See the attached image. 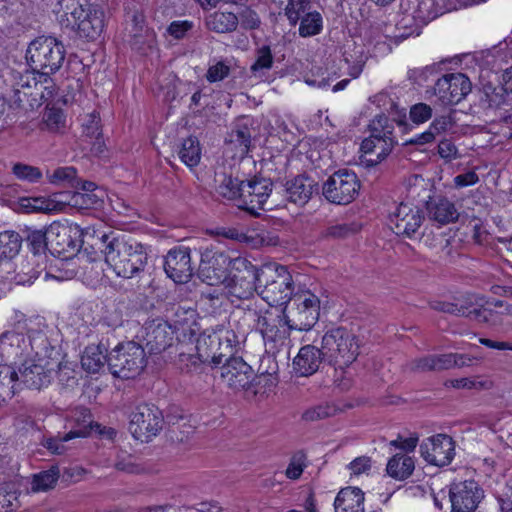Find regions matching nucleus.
I'll return each instance as SVG.
<instances>
[{
	"label": "nucleus",
	"mask_w": 512,
	"mask_h": 512,
	"mask_svg": "<svg viewBox=\"0 0 512 512\" xmlns=\"http://www.w3.org/2000/svg\"><path fill=\"white\" fill-rule=\"evenodd\" d=\"M336 512H364V493L358 487L341 489L334 501Z\"/></svg>",
	"instance_id": "33"
},
{
	"label": "nucleus",
	"mask_w": 512,
	"mask_h": 512,
	"mask_svg": "<svg viewBox=\"0 0 512 512\" xmlns=\"http://www.w3.org/2000/svg\"><path fill=\"white\" fill-rule=\"evenodd\" d=\"M83 230L77 224L53 222L48 227V243L51 255L63 260L77 255L82 247Z\"/></svg>",
	"instance_id": "8"
},
{
	"label": "nucleus",
	"mask_w": 512,
	"mask_h": 512,
	"mask_svg": "<svg viewBox=\"0 0 512 512\" xmlns=\"http://www.w3.org/2000/svg\"><path fill=\"white\" fill-rule=\"evenodd\" d=\"M471 82L462 73L445 74L437 79L432 90L433 95L444 106L456 105L471 92Z\"/></svg>",
	"instance_id": "13"
},
{
	"label": "nucleus",
	"mask_w": 512,
	"mask_h": 512,
	"mask_svg": "<svg viewBox=\"0 0 512 512\" xmlns=\"http://www.w3.org/2000/svg\"><path fill=\"white\" fill-rule=\"evenodd\" d=\"M192 350L199 353L200 357L207 365L218 366L222 363L223 354L218 352L220 346V337L216 334L201 333L195 337Z\"/></svg>",
	"instance_id": "29"
},
{
	"label": "nucleus",
	"mask_w": 512,
	"mask_h": 512,
	"mask_svg": "<svg viewBox=\"0 0 512 512\" xmlns=\"http://www.w3.org/2000/svg\"><path fill=\"white\" fill-rule=\"evenodd\" d=\"M320 314V300L311 293L299 295L294 298L289 315L279 318L289 329L308 331L318 321Z\"/></svg>",
	"instance_id": "12"
},
{
	"label": "nucleus",
	"mask_w": 512,
	"mask_h": 512,
	"mask_svg": "<svg viewBox=\"0 0 512 512\" xmlns=\"http://www.w3.org/2000/svg\"><path fill=\"white\" fill-rule=\"evenodd\" d=\"M80 437H87V431L71 430L63 436L47 438L44 440L43 446L53 454L62 455L68 450V447L65 445V443Z\"/></svg>",
	"instance_id": "43"
},
{
	"label": "nucleus",
	"mask_w": 512,
	"mask_h": 512,
	"mask_svg": "<svg viewBox=\"0 0 512 512\" xmlns=\"http://www.w3.org/2000/svg\"><path fill=\"white\" fill-rule=\"evenodd\" d=\"M279 322V319L277 320ZM280 323H276V319L269 317L263 327L258 330L265 342V345L273 353L280 351L283 347L287 346L289 340V327H280Z\"/></svg>",
	"instance_id": "30"
},
{
	"label": "nucleus",
	"mask_w": 512,
	"mask_h": 512,
	"mask_svg": "<svg viewBox=\"0 0 512 512\" xmlns=\"http://www.w3.org/2000/svg\"><path fill=\"white\" fill-rule=\"evenodd\" d=\"M178 154L186 166L190 168L197 166L201 159V147L198 138L189 136L184 139Z\"/></svg>",
	"instance_id": "40"
},
{
	"label": "nucleus",
	"mask_w": 512,
	"mask_h": 512,
	"mask_svg": "<svg viewBox=\"0 0 512 512\" xmlns=\"http://www.w3.org/2000/svg\"><path fill=\"white\" fill-rule=\"evenodd\" d=\"M276 385V377H274L272 374L264 373L256 377L253 376L251 384V386L256 387V389L254 390L255 394H265L267 392H270L274 387H276Z\"/></svg>",
	"instance_id": "61"
},
{
	"label": "nucleus",
	"mask_w": 512,
	"mask_h": 512,
	"mask_svg": "<svg viewBox=\"0 0 512 512\" xmlns=\"http://www.w3.org/2000/svg\"><path fill=\"white\" fill-rule=\"evenodd\" d=\"M293 291V279L286 267L279 265L260 268L258 295L270 306L288 304Z\"/></svg>",
	"instance_id": "4"
},
{
	"label": "nucleus",
	"mask_w": 512,
	"mask_h": 512,
	"mask_svg": "<svg viewBox=\"0 0 512 512\" xmlns=\"http://www.w3.org/2000/svg\"><path fill=\"white\" fill-rule=\"evenodd\" d=\"M415 464L412 457L405 454L394 455L387 463V474L396 480L407 479L414 471Z\"/></svg>",
	"instance_id": "37"
},
{
	"label": "nucleus",
	"mask_w": 512,
	"mask_h": 512,
	"mask_svg": "<svg viewBox=\"0 0 512 512\" xmlns=\"http://www.w3.org/2000/svg\"><path fill=\"white\" fill-rule=\"evenodd\" d=\"M177 343L175 344V352L177 354L176 364L178 368L184 373L201 372L203 367L207 365L200 357L199 353L192 350L193 339L185 341L177 336Z\"/></svg>",
	"instance_id": "27"
},
{
	"label": "nucleus",
	"mask_w": 512,
	"mask_h": 512,
	"mask_svg": "<svg viewBox=\"0 0 512 512\" xmlns=\"http://www.w3.org/2000/svg\"><path fill=\"white\" fill-rule=\"evenodd\" d=\"M272 186L270 179L261 176H254L244 181L242 203L238 204V207L258 216L257 211L264 209V204L272 192Z\"/></svg>",
	"instance_id": "16"
},
{
	"label": "nucleus",
	"mask_w": 512,
	"mask_h": 512,
	"mask_svg": "<svg viewBox=\"0 0 512 512\" xmlns=\"http://www.w3.org/2000/svg\"><path fill=\"white\" fill-rule=\"evenodd\" d=\"M100 241L105 262L118 276L132 278L143 271L147 262V253L142 244L129 243L124 238L116 237L114 233L103 234Z\"/></svg>",
	"instance_id": "1"
},
{
	"label": "nucleus",
	"mask_w": 512,
	"mask_h": 512,
	"mask_svg": "<svg viewBox=\"0 0 512 512\" xmlns=\"http://www.w3.org/2000/svg\"><path fill=\"white\" fill-rule=\"evenodd\" d=\"M231 67L227 61H218L211 65L206 72V79L210 83L219 82L229 76Z\"/></svg>",
	"instance_id": "59"
},
{
	"label": "nucleus",
	"mask_w": 512,
	"mask_h": 512,
	"mask_svg": "<svg viewBox=\"0 0 512 512\" xmlns=\"http://www.w3.org/2000/svg\"><path fill=\"white\" fill-rule=\"evenodd\" d=\"M274 63V56L269 45H263L255 50V62L251 65L250 71L257 76L262 71L270 70Z\"/></svg>",
	"instance_id": "52"
},
{
	"label": "nucleus",
	"mask_w": 512,
	"mask_h": 512,
	"mask_svg": "<svg viewBox=\"0 0 512 512\" xmlns=\"http://www.w3.org/2000/svg\"><path fill=\"white\" fill-rule=\"evenodd\" d=\"M511 93H506L500 85L498 87L485 86L484 96L489 108H501L512 104Z\"/></svg>",
	"instance_id": "50"
},
{
	"label": "nucleus",
	"mask_w": 512,
	"mask_h": 512,
	"mask_svg": "<svg viewBox=\"0 0 512 512\" xmlns=\"http://www.w3.org/2000/svg\"><path fill=\"white\" fill-rule=\"evenodd\" d=\"M164 270L176 283H186L193 275L191 249L178 246L170 249L165 257Z\"/></svg>",
	"instance_id": "19"
},
{
	"label": "nucleus",
	"mask_w": 512,
	"mask_h": 512,
	"mask_svg": "<svg viewBox=\"0 0 512 512\" xmlns=\"http://www.w3.org/2000/svg\"><path fill=\"white\" fill-rule=\"evenodd\" d=\"M284 191L289 202L303 206L319 192V185L312 177L302 174L286 181Z\"/></svg>",
	"instance_id": "22"
},
{
	"label": "nucleus",
	"mask_w": 512,
	"mask_h": 512,
	"mask_svg": "<svg viewBox=\"0 0 512 512\" xmlns=\"http://www.w3.org/2000/svg\"><path fill=\"white\" fill-rule=\"evenodd\" d=\"M215 181L217 182L215 190L219 197L228 201L238 200L239 204L242 203L244 180L222 174Z\"/></svg>",
	"instance_id": "35"
},
{
	"label": "nucleus",
	"mask_w": 512,
	"mask_h": 512,
	"mask_svg": "<svg viewBox=\"0 0 512 512\" xmlns=\"http://www.w3.org/2000/svg\"><path fill=\"white\" fill-rule=\"evenodd\" d=\"M245 318L249 321V327L251 329L259 330L260 327H263L266 324L267 319L271 314L266 310L256 305L253 308L248 309V312L244 314Z\"/></svg>",
	"instance_id": "58"
},
{
	"label": "nucleus",
	"mask_w": 512,
	"mask_h": 512,
	"mask_svg": "<svg viewBox=\"0 0 512 512\" xmlns=\"http://www.w3.org/2000/svg\"><path fill=\"white\" fill-rule=\"evenodd\" d=\"M361 230V224L357 222L335 223L326 227L321 235L328 239H344Z\"/></svg>",
	"instance_id": "45"
},
{
	"label": "nucleus",
	"mask_w": 512,
	"mask_h": 512,
	"mask_svg": "<svg viewBox=\"0 0 512 512\" xmlns=\"http://www.w3.org/2000/svg\"><path fill=\"white\" fill-rule=\"evenodd\" d=\"M19 206L25 213H50L54 210L55 203L45 197H22L19 199Z\"/></svg>",
	"instance_id": "48"
},
{
	"label": "nucleus",
	"mask_w": 512,
	"mask_h": 512,
	"mask_svg": "<svg viewBox=\"0 0 512 512\" xmlns=\"http://www.w3.org/2000/svg\"><path fill=\"white\" fill-rule=\"evenodd\" d=\"M238 18L241 27L245 30H255L260 27V17L256 11L249 7H246L244 10H242Z\"/></svg>",
	"instance_id": "63"
},
{
	"label": "nucleus",
	"mask_w": 512,
	"mask_h": 512,
	"mask_svg": "<svg viewBox=\"0 0 512 512\" xmlns=\"http://www.w3.org/2000/svg\"><path fill=\"white\" fill-rule=\"evenodd\" d=\"M18 378L15 382L23 384L29 389H41L50 383V370H46L40 363L25 361L19 368Z\"/></svg>",
	"instance_id": "26"
},
{
	"label": "nucleus",
	"mask_w": 512,
	"mask_h": 512,
	"mask_svg": "<svg viewBox=\"0 0 512 512\" xmlns=\"http://www.w3.org/2000/svg\"><path fill=\"white\" fill-rule=\"evenodd\" d=\"M221 379L234 390L248 389L252 384L253 369L240 357H231L221 366Z\"/></svg>",
	"instance_id": "20"
},
{
	"label": "nucleus",
	"mask_w": 512,
	"mask_h": 512,
	"mask_svg": "<svg viewBox=\"0 0 512 512\" xmlns=\"http://www.w3.org/2000/svg\"><path fill=\"white\" fill-rule=\"evenodd\" d=\"M456 126V121L453 117V113L443 114L436 116L429 126V130L436 138L437 135L452 131Z\"/></svg>",
	"instance_id": "56"
},
{
	"label": "nucleus",
	"mask_w": 512,
	"mask_h": 512,
	"mask_svg": "<svg viewBox=\"0 0 512 512\" xmlns=\"http://www.w3.org/2000/svg\"><path fill=\"white\" fill-rule=\"evenodd\" d=\"M35 81H38L37 77L32 78L30 81V75H19V80L13 86V94L9 97L10 106L15 109H22L24 111L34 110L31 108V101L29 94L35 92Z\"/></svg>",
	"instance_id": "31"
},
{
	"label": "nucleus",
	"mask_w": 512,
	"mask_h": 512,
	"mask_svg": "<svg viewBox=\"0 0 512 512\" xmlns=\"http://www.w3.org/2000/svg\"><path fill=\"white\" fill-rule=\"evenodd\" d=\"M63 44L53 37H39L32 41L26 51V59L34 73L42 77L58 71L65 59Z\"/></svg>",
	"instance_id": "3"
},
{
	"label": "nucleus",
	"mask_w": 512,
	"mask_h": 512,
	"mask_svg": "<svg viewBox=\"0 0 512 512\" xmlns=\"http://www.w3.org/2000/svg\"><path fill=\"white\" fill-rule=\"evenodd\" d=\"M55 95L56 86L50 78V75L42 78L38 76V81H35V92L33 95L29 94V96H32V98H30V107L37 109L44 103L48 104L54 99Z\"/></svg>",
	"instance_id": "38"
},
{
	"label": "nucleus",
	"mask_w": 512,
	"mask_h": 512,
	"mask_svg": "<svg viewBox=\"0 0 512 512\" xmlns=\"http://www.w3.org/2000/svg\"><path fill=\"white\" fill-rule=\"evenodd\" d=\"M370 137L361 143V151L365 154L375 153L376 159H370L371 165L384 160L392 151L394 140V126L385 114L377 115L369 124Z\"/></svg>",
	"instance_id": "7"
},
{
	"label": "nucleus",
	"mask_w": 512,
	"mask_h": 512,
	"mask_svg": "<svg viewBox=\"0 0 512 512\" xmlns=\"http://www.w3.org/2000/svg\"><path fill=\"white\" fill-rule=\"evenodd\" d=\"M167 312L171 313L170 320L173 322L172 328L175 333L181 331L183 338L188 340L194 339L198 329L195 321L196 311L192 308H185L180 305L173 304Z\"/></svg>",
	"instance_id": "28"
},
{
	"label": "nucleus",
	"mask_w": 512,
	"mask_h": 512,
	"mask_svg": "<svg viewBox=\"0 0 512 512\" xmlns=\"http://www.w3.org/2000/svg\"><path fill=\"white\" fill-rule=\"evenodd\" d=\"M125 11L126 21L132 26V29L130 30L131 36L133 38L132 45L140 48L139 45L143 43L142 38L145 26V16L143 11L133 1H128L126 3Z\"/></svg>",
	"instance_id": "36"
},
{
	"label": "nucleus",
	"mask_w": 512,
	"mask_h": 512,
	"mask_svg": "<svg viewBox=\"0 0 512 512\" xmlns=\"http://www.w3.org/2000/svg\"><path fill=\"white\" fill-rule=\"evenodd\" d=\"M104 350L101 345L86 347L81 357L82 368L88 373H98L107 363L108 355Z\"/></svg>",
	"instance_id": "39"
},
{
	"label": "nucleus",
	"mask_w": 512,
	"mask_h": 512,
	"mask_svg": "<svg viewBox=\"0 0 512 512\" xmlns=\"http://www.w3.org/2000/svg\"><path fill=\"white\" fill-rule=\"evenodd\" d=\"M438 15L439 12L435 9L434 0H419L413 14V19L418 22L419 25H426L437 18Z\"/></svg>",
	"instance_id": "53"
},
{
	"label": "nucleus",
	"mask_w": 512,
	"mask_h": 512,
	"mask_svg": "<svg viewBox=\"0 0 512 512\" xmlns=\"http://www.w3.org/2000/svg\"><path fill=\"white\" fill-rule=\"evenodd\" d=\"M321 348L327 363L339 368L349 366L359 354L356 336L344 327L327 331L322 337Z\"/></svg>",
	"instance_id": "5"
},
{
	"label": "nucleus",
	"mask_w": 512,
	"mask_h": 512,
	"mask_svg": "<svg viewBox=\"0 0 512 512\" xmlns=\"http://www.w3.org/2000/svg\"><path fill=\"white\" fill-rule=\"evenodd\" d=\"M251 132L246 126L234 129L230 133V142L239 147L242 155H247L251 147Z\"/></svg>",
	"instance_id": "55"
},
{
	"label": "nucleus",
	"mask_w": 512,
	"mask_h": 512,
	"mask_svg": "<svg viewBox=\"0 0 512 512\" xmlns=\"http://www.w3.org/2000/svg\"><path fill=\"white\" fill-rule=\"evenodd\" d=\"M75 421L78 425L76 430H86L87 436L94 429H100V424L95 423L91 419L90 411L87 408H79L75 412Z\"/></svg>",
	"instance_id": "60"
},
{
	"label": "nucleus",
	"mask_w": 512,
	"mask_h": 512,
	"mask_svg": "<svg viewBox=\"0 0 512 512\" xmlns=\"http://www.w3.org/2000/svg\"><path fill=\"white\" fill-rule=\"evenodd\" d=\"M336 408L330 405H318L303 413V419L306 421H317L331 417L335 414Z\"/></svg>",
	"instance_id": "62"
},
{
	"label": "nucleus",
	"mask_w": 512,
	"mask_h": 512,
	"mask_svg": "<svg viewBox=\"0 0 512 512\" xmlns=\"http://www.w3.org/2000/svg\"><path fill=\"white\" fill-rule=\"evenodd\" d=\"M433 109L430 105L420 102L412 105L409 111V118L414 124H422L432 118Z\"/></svg>",
	"instance_id": "57"
},
{
	"label": "nucleus",
	"mask_w": 512,
	"mask_h": 512,
	"mask_svg": "<svg viewBox=\"0 0 512 512\" xmlns=\"http://www.w3.org/2000/svg\"><path fill=\"white\" fill-rule=\"evenodd\" d=\"M360 190V181L353 171L346 169L334 172L323 184L322 194L327 201L347 205L355 200Z\"/></svg>",
	"instance_id": "10"
},
{
	"label": "nucleus",
	"mask_w": 512,
	"mask_h": 512,
	"mask_svg": "<svg viewBox=\"0 0 512 512\" xmlns=\"http://www.w3.org/2000/svg\"><path fill=\"white\" fill-rule=\"evenodd\" d=\"M205 25L209 31L218 34L232 33L239 25V18L232 12L215 11L206 16Z\"/></svg>",
	"instance_id": "34"
},
{
	"label": "nucleus",
	"mask_w": 512,
	"mask_h": 512,
	"mask_svg": "<svg viewBox=\"0 0 512 512\" xmlns=\"http://www.w3.org/2000/svg\"><path fill=\"white\" fill-rule=\"evenodd\" d=\"M82 126L84 135L90 139L101 136L102 134L100 116L96 112L89 114Z\"/></svg>",
	"instance_id": "64"
},
{
	"label": "nucleus",
	"mask_w": 512,
	"mask_h": 512,
	"mask_svg": "<svg viewBox=\"0 0 512 512\" xmlns=\"http://www.w3.org/2000/svg\"><path fill=\"white\" fill-rule=\"evenodd\" d=\"M0 354L7 358L28 355L27 337L20 332L7 331L0 336Z\"/></svg>",
	"instance_id": "32"
},
{
	"label": "nucleus",
	"mask_w": 512,
	"mask_h": 512,
	"mask_svg": "<svg viewBox=\"0 0 512 512\" xmlns=\"http://www.w3.org/2000/svg\"><path fill=\"white\" fill-rule=\"evenodd\" d=\"M11 174L19 181L29 184H38L43 180V172L37 167L24 162H15L11 165Z\"/></svg>",
	"instance_id": "42"
},
{
	"label": "nucleus",
	"mask_w": 512,
	"mask_h": 512,
	"mask_svg": "<svg viewBox=\"0 0 512 512\" xmlns=\"http://www.w3.org/2000/svg\"><path fill=\"white\" fill-rule=\"evenodd\" d=\"M230 262L231 259L225 252L214 248H206L201 253L198 276L210 286L224 284Z\"/></svg>",
	"instance_id": "14"
},
{
	"label": "nucleus",
	"mask_w": 512,
	"mask_h": 512,
	"mask_svg": "<svg viewBox=\"0 0 512 512\" xmlns=\"http://www.w3.org/2000/svg\"><path fill=\"white\" fill-rule=\"evenodd\" d=\"M455 443L446 434H437L427 438L420 445L422 457L435 466L443 467L451 463L455 455Z\"/></svg>",
	"instance_id": "17"
},
{
	"label": "nucleus",
	"mask_w": 512,
	"mask_h": 512,
	"mask_svg": "<svg viewBox=\"0 0 512 512\" xmlns=\"http://www.w3.org/2000/svg\"><path fill=\"white\" fill-rule=\"evenodd\" d=\"M424 221L422 211L407 203H401L391 216V222L395 225V233L408 238L413 237Z\"/></svg>",
	"instance_id": "21"
},
{
	"label": "nucleus",
	"mask_w": 512,
	"mask_h": 512,
	"mask_svg": "<svg viewBox=\"0 0 512 512\" xmlns=\"http://www.w3.org/2000/svg\"><path fill=\"white\" fill-rule=\"evenodd\" d=\"M18 373L9 365H0V406L14 395Z\"/></svg>",
	"instance_id": "44"
},
{
	"label": "nucleus",
	"mask_w": 512,
	"mask_h": 512,
	"mask_svg": "<svg viewBox=\"0 0 512 512\" xmlns=\"http://www.w3.org/2000/svg\"><path fill=\"white\" fill-rule=\"evenodd\" d=\"M28 348L34 352L38 360L49 357L52 347L49 343L47 336L40 331L33 332L27 337Z\"/></svg>",
	"instance_id": "51"
},
{
	"label": "nucleus",
	"mask_w": 512,
	"mask_h": 512,
	"mask_svg": "<svg viewBox=\"0 0 512 512\" xmlns=\"http://www.w3.org/2000/svg\"><path fill=\"white\" fill-rule=\"evenodd\" d=\"M46 173L49 182L52 184L67 182L73 188L79 187V183H77V170L72 166L59 167L51 175H49L48 170Z\"/></svg>",
	"instance_id": "54"
},
{
	"label": "nucleus",
	"mask_w": 512,
	"mask_h": 512,
	"mask_svg": "<svg viewBox=\"0 0 512 512\" xmlns=\"http://www.w3.org/2000/svg\"><path fill=\"white\" fill-rule=\"evenodd\" d=\"M175 331L172 324L168 321L159 319L153 320L145 326V350L149 354H160L169 348H174L173 344Z\"/></svg>",
	"instance_id": "18"
},
{
	"label": "nucleus",
	"mask_w": 512,
	"mask_h": 512,
	"mask_svg": "<svg viewBox=\"0 0 512 512\" xmlns=\"http://www.w3.org/2000/svg\"><path fill=\"white\" fill-rule=\"evenodd\" d=\"M483 496V490L474 480L453 482L449 487L452 512L474 511Z\"/></svg>",
	"instance_id": "15"
},
{
	"label": "nucleus",
	"mask_w": 512,
	"mask_h": 512,
	"mask_svg": "<svg viewBox=\"0 0 512 512\" xmlns=\"http://www.w3.org/2000/svg\"><path fill=\"white\" fill-rule=\"evenodd\" d=\"M62 21L77 32L79 37L96 40L103 32L104 11L88 0H61Z\"/></svg>",
	"instance_id": "2"
},
{
	"label": "nucleus",
	"mask_w": 512,
	"mask_h": 512,
	"mask_svg": "<svg viewBox=\"0 0 512 512\" xmlns=\"http://www.w3.org/2000/svg\"><path fill=\"white\" fill-rule=\"evenodd\" d=\"M473 295L456 298L454 301L455 315L470 318L478 323L494 324L497 313L492 309L477 305Z\"/></svg>",
	"instance_id": "23"
},
{
	"label": "nucleus",
	"mask_w": 512,
	"mask_h": 512,
	"mask_svg": "<svg viewBox=\"0 0 512 512\" xmlns=\"http://www.w3.org/2000/svg\"><path fill=\"white\" fill-rule=\"evenodd\" d=\"M107 365L115 377L135 378L146 366L145 348L134 341L119 343L108 354Z\"/></svg>",
	"instance_id": "6"
},
{
	"label": "nucleus",
	"mask_w": 512,
	"mask_h": 512,
	"mask_svg": "<svg viewBox=\"0 0 512 512\" xmlns=\"http://www.w3.org/2000/svg\"><path fill=\"white\" fill-rule=\"evenodd\" d=\"M425 207L429 219L439 224L444 225L458 220L459 214L454 203L441 195L429 196Z\"/></svg>",
	"instance_id": "25"
},
{
	"label": "nucleus",
	"mask_w": 512,
	"mask_h": 512,
	"mask_svg": "<svg viewBox=\"0 0 512 512\" xmlns=\"http://www.w3.org/2000/svg\"><path fill=\"white\" fill-rule=\"evenodd\" d=\"M23 234L30 251L34 255L45 254L47 250L49 251L50 244L48 243V228L45 231L26 228L23 231Z\"/></svg>",
	"instance_id": "41"
},
{
	"label": "nucleus",
	"mask_w": 512,
	"mask_h": 512,
	"mask_svg": "<svg viewBox=\"0 0 512 512\" xmlns=\"http://www.w3.org/2000/svg\"><path fill=\"white\" fill-rule=\"evenodd\" d=\"M322 26V16L319 12H307L301 19L299 35L305 38L317 35L321 32Z\"/></svg>",
	"instance_id": "49"
},
{
	"label": "nucleus",
	"mask_w": 512,
	"mask_h": 512,
	"mask_svg": "<svg viewBox=\"0 0 512 512\" xmlns=\"http://www.w3.org/2000/svg\"><path fill=\"white\" fill-rule=\"evenodd\" d=\"M324 362L327 361L321 347L305 345L294 358L293 368L299 376H310L318 371Z\"/></svg>",
	"instance_id": "24"
},
{
	"label": "nucleus",
	"mask_w": 512,
	"mask_h": 512,
	"mask_svg": "<svg viewBox=\"0 0 512 512\" xmlns=\"http://www.w3.org/2000/svg\"><path fill=\"white\" fill-rule=\"evenodd\" d=\"M234 273L224 282L227 295L239 300H249L258 293L259 268L245 258L233 262Z\"/></svg>",
	"instance_id": "9"
},
{
	"label": "nucleus",
	"mask_w": 512,
	"mask_h": 512,
	"mask_svg": "<svg viewBox=\"0 0 512 512\" xmlns=\"http://www.w3.org/2000/svg\"><path fill=\"white\" fill-rule=\"evenodd\" d=\"M22 237L14 231L0 233V257L13 258L21 248Z\"/></svg>",
	"instance_id": "47"
},
{
	"label": "nucleus",
	"mask_w": 512,
	"mask_h": 512,
	"mask_svg": "<svg viewBox=\"0 0 512 512\" xmlns=\"http://www.w3.org/2000/svg\"><path fill=\"white\" fill-rule=\"evenodd\" d=\"M60 472L57 466L42 471L33 476L31 489L34 492L48 491L53 489L59 479Z\"/></svg>",
	"instance_id": "46"
},
{
	"label": "nucleus",
	"mask_w": 512,
	"mask_h": 512,
	"mask_svg": "<svg viewBox=\"0 0 512 512\" xmlns=\"http://www.w3.org/2000/svg\"><path fill=\"white\" fill-rule=\"evenodd\" d=\"M162 411L154 404L141 403L130 414L129 430L135 439L148 442L163 427Z\"/></svg>",
	"instance_id": "11"
}]
</instances>
